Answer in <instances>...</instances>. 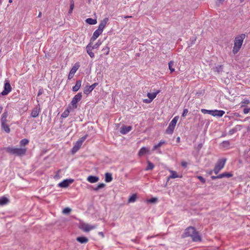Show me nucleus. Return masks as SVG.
Segmentation results:
<instances>
[{"label":"nucleus","mask_w":250,"mask_h":250,"mask_svg":"<svg viewBox=\"0 0 250 250\" xmlns=\"http://www.w3.org/2000/svg\"><path fill=\"white\" fill-rule=\"evenodd\" d=\"M191 237L193 241L199 242L201 241V238L199 233L195 230V228L192 227H189L187 228L183 234V237Z\"/></svg>","instance_id":"nucleus-1"},{"label":"nucleus","mask_w":250,"mask_h":250,"mask_svg":"<svg viewBox=\"0 0 250 250\" xmlns=\"http://www.w3.org/2000/svg\"><path fill=\"white\" fill-rule=\"evenodd\" d=\"M246 37L245 34H241L235 37L234 39V45L232 49V53L234 54H237L239 51Z\"/></svg>","instance_id":"nucleus-2"},{"label":"nucleus","mask_w":250,"mask_h":250,"mask_svg":"<svg viewBox=\"0 0 250 250\" xmlns=\"http://www.w3.org/2000/svg\"><path fill=\"white\" fill-rule=\"evenodd\" d=\"M4 149L9 154L15 155L18 156H23L27 151L26 148H16L13 146H8Z\"/></svg>","instance_id":"nucleus-3"},{"label":"nucleus","mask_w":250,"mask_h":250,"mask_svg":"<svg viewBox=\"0 0 250 250\" xmlns=\"http://www.w3.org/2000/svg\"><path fill=\"white\" fill-rule=\"evenodd\" d=\"M201 112L203 114H208L214 117H221L225 113L224 110H208L206 109H202Z\"/></svg>","instance_id":"nucleus-4"},{"label":"nucleus","mask_w":250,"mask_h":250,"mask_svg":"<svg viewBox=\"0 0 250 250\" xmlns=\"http://www.w3.org/2000/svg\"><path fill=\"white\" fill-rule=\"evenodd\" d=\"M226 162V159H220L218 160L213 169V172L215 174H217L224 167Z\"/></svg>","instance_id":"nucleus-5"},{"label":"nucleus","mask_w":250,"mask_h":250,"mask_svg":"<svg viewBox=\"0 0 250 250\" xmlns=\"http://www.w3.org/2000/svg\"><path fill=\"white\" fill-rule=\"evenodd\" d=\"M11 90L12 88L9 83V82L8 80H5L4 85V89L0 93V95L2 96L7 95L9 93H10L11 91Z\"/></svg>","instance_id":"nucleus-6"},{"label":"nucleus","mask_w":250,"mask_h":250,"mask_svg":"<svg viewBox=\"0 0 250 250\" xmlns=\"http://www.w3.org/2000/svg\"><path fill=\"white\" fill-rule=\"evenodd\" d=\"M82 97V94L81 92L78 93L77 94L74 96L72 98L71 102V104L72 105L73 108H76L77 107V103L81 100Z\"/></svg>","instance_id":"nucleus-7"},{"label":"nucleus","mask_w":250,"mask_h":250,"mask_svg":"<svg viewBox=\"0 0 250 250\" xmlns=\"http://www.w3.org/2000/svg\"><path fill=\"white\" fill-rule=\"evenodd\" d=\"M73 182L74 180L72 179H66L60 183L58 185L60 187L65 188L68 187Z\"/></svg>","instance_id":"nucleus-8"},{"label":"nucleus","mask_w":250,"mask_h":250,"mask_svg":"<svg viewBox=\"0 0 250 250\" xmlns=\"http://www.w3.org/2000/svg\"><path fill=\"white\" fill-rule=\"evenodd\" d=\"M81 229L85 232H88L96 228L94 225H90L88 224L83 223L81 225Z\"/></svg>","instance_id":"nucleus-9"},{"label":"nucleus","mask_w":250,"mask_h":250,"mask_svg":"<svg viewBox=\"0 0 250 250\" xmlns=\"http://www.w3.org/2000/svg\"><path fill=\"white\" fill-rule=\"evenodd\" d=\"M98 83H94L90 86H86L83 90L84 94L88 95L97 86Z\"/></svg>","instance_id":"nucleus-10"},{"label":"nucleus","mask_w":250,"mask_h":250,"mask_svg":"<svg viewBox=\"0 0 250 250\" xmlns=\"http://www.w3.org/2000/svg\"><path fill=\"white\" fill-rule=\"evenodd\" d=\"M103 31V30L98 28V29L94 32L93 35L90 39V42H92L95 41L98 37L102 34Z\"/></svg>","instance_id":"nucleus-11"},{"label":"nucleus","mask_w":250,"mask_h":250,"mask_svg":"<svg viewBox=\"0 0 250 250\" xmlns=\"http://www.w3.org/2000/svg\"><path fill=\"white\" fill-rule=\"evenodd\" d=\"M166 144V142L163 140H161L158 144L155 145L152 148V150H157V152L159 154H162V151L159 149L163 145Z\"/></svg>","instance_id":"nucleus-12"},{"label":"nucleus","mask_w":250,"mask_h":250,"mask_svg":"<svg viewBox=\"0 0 250 250\" xmlns=\"http://www.w3.org/2000/svg\"><path fill=\"white\" fill-rule=\"evenodd\" d=\"M41 109L40 105H38L35 107L32 110L31 113V116L33 118H36L39 116Z\"/></svg>","instance_id":"nucleus-13"},{"label":"nucleus","mask_w":250,"mask_h":250,"mask_svg":"<svg viewBox=\"0 0 250 250\" xmlns=\"http://www.w3.org/2000/svg\"><path fill=\"white\" fill-rule=\"evenodd\" d=\"M108 21L109 19L107 17L104 18L103 20L101 21L99 25L98 28L103 31V30L107 25Z\"/></svg>","instance_id":"nucleus-14"},{"label":"nucleus","mask_w":250,"mask_h":250,"mask_svg":"<svg viewBox=\"0 0 250 250\" xmlns=\"http://www.w3.org/2000/svg\"><path fill=\"white\" fill-rule=\"evenodd\" d=\"M94 49L92 47V44L91 42H90L86 46V50L87 54L89 55V56L93 58L94 57V53L92 52V50Z\"/></svg>","instance_id":"nucleus-15"},{"label":"nucleus","mask_w":250,"mask_h":250,"mask_svg":"<svg viewBox=\"0 0 250 250\" xmlns=\"http://www.w3.org/2000/svg\"><path fill=\"white\" fill-rule=\"evenodd\" d=\"M131 129L132 127L131 126L124 125L121 127L120 132L122 134H126L131 131Z\"/></svg>","instance_id":"nucleus-16"},{"label":"nucleus","mask_w":250,"mask_h":250,"mask_svg":"<svg viewBox=\"0 0 250 250\" xmlns=\"http://www.w3.org/2000/svg\"><path fill=\"white\" fill-rule=\"evenodd\" d=\"M149 148L146 147H142L139 150L138 152V156L139 157H142L144 155L148 153L149 152Z\"/></svg>","instance_id":"nucleus-17"},{"label":"nucleus","mask_w":250,"mask_h":250,"mask_svg":"<svg viewBox=\"0 0 250 250\" xmlns=\"http://www.w3.org/2000/svg\"><path fill=\"white\" fill-rule=\"evenodd\" d=\"M99 180V178L96 176H92L90 175L87 178V180L90 183H95L97 182Z\"/></svg>","instance_id":"nucleus-18"},{"label":"nucleus","mask_w":250,"mask_h":250,"mask_svg":"<svg viewBox=\"0 0 250 250\" xmlns=\"http://www.w3.org/2000/svg\"><path fill=\"white\" fill-rule=\"evenodd\" d=\"M82 84V80H77L76 82L75 85L72 87V91L77 92L80 88Z\"/></svg>","instance_id":"nucleus-19"},{"label":"nucleus","mask_w":250,"mask_h":250,"mask_svg":"<svg viewBox=\"0 0 250 250\" xmlns=\"http://www.w3.org/2000/svg\"><path fill=\"white\" fill-rule=\"evenodd\" d=\"M8 115V110H5L2 113L1 118H0V122L1 123H6L7 122V118Z\"/></svg>","instance_id":"nucleus-20"},{"label":"nucleus","mask_w":250,"mask_h":250,"mask_svg":"<svg viewBox=\"0 0 250 250\" xmlns=\"http://www.w3.org/2000/svg\"><path fill=\"white\" fill-rule=\"evenodd\" d=\"M6 123H1V129L6 133H9L10 132V129L9 126L6 125Z\"/></svg>","instance_id":"nucleus-21"},{"label":"nucleus","mask_w":250,"mask_h":250,"mask_svg":"<svg viewBox=\"0 0 250 250\" xmlns=\"http://www.w3.org/2000/svg\"><path fill=\"white\" fill-rule=\"evenodd\" d=\"M76 240L81 244L86 243L88 241V239L84 236L78 237Z\"/></svg>","instance_id":"nucleus-22"},{"label":"nucleus","mask_w":250,"mask_h":250,"mask_svg":"<svg viewBox=\"0 0 250 250\" xmlns=\"http://www.w3.org/2000/svg\"><path fill=\"white\" fill-rule=\"evenodd\" d=\"M223 65H218L212 68L214 72H217L218 73H221L223 71Z\"/></svg>","instance_id":"nucleus-23"},{"label":"nucleus","mask_w":250,"mask_h":250,"mask_svg":"<svg viewBox=\"0 0 250 250\" xmlns=\"http://www.w3.org/2000/svg\"><path fill=\"white\" fill-rule=\"evenodd\" d=\"M79 67H80L79 62H77L74 64V65H73L72 68L71 69L70 72L72 73H74V74H75V73L76 72V71H77V70L79 69Z\"/></svg>","instance_id":"nucleus-24"},{"label":"nucleus","mask_w":250,"mask_h":250,"mask_svg":"<svg viewBox=\"0 0 250 250\" xmlns=\"http://www.w3.org/2000/svg\"><path fill=\"white\" fill-rule=\"evenodd\" d=\"M113 179L112 174L110 173H106L105 174V181L109 183L112 181Z\"/></svg>","instance_id":"nucleus-25"},{"label":"nucleus","mask_w":250,"mask_h":250,"mask_svg":"<svg viewBox=\"0 0 250 250\" xmlns=\"http://www.w3.org/2000/svg\"><path fill=\"white\" fill-rule=\"evenodd\" d=\"M159 92V91H158L156 92L148 93L147 94V96L150 100H151L152 101L156 97L157 95L158 94Z\"/></svg>","instance_id":"nucleus-26"},{"label":"nucleus","mask_w":250,"mask_h":250,"mask_svg":"<svg viewBox=\"0 0 250 250\" xmlns=\"http://www.w3.org/2000/svg\"><path fill=\"white\" fill-rule=\"evenodd\" d=\"M174 128V127L169 125L166 130V133L168 134H172L173 133Z\"/></svg>","instance_id":"nucleus-27"},{"label":"nucleus","mask_w":250,"mask_h":250,"mask_svg":"<svg viewBox=\"0 0 250 250\" xmlns=\"http://www.w3.org/2000/svg\"><path fill=\"white\" fill-rule=\"evenodd\" d=\"M178 119L179 116H176L174 117V118L171 121L169 125L175 127Z\"/></svg>","instance_id":"nucleus-28"},{"label":"nucleus","mask_w":250,"mask_h":250,"mask_svg":"<svg viewBox=\"0 0 250 250\" xmlns=\"http://www.w3.org/2000/svg\"><path fill=\"white\" fill-rule=\"evenodd\" d=\"M86 22L90 25H93L97 23V20L96 19H93L92 18H88L86 20Z\"/></svg>","instance_id":"nucleus-29"},{"label":"nucleus","mask_w":250,"mask_h":250,"mask_svg":"<svg viewBox=\"0 0 250 250\" xmlns=\"http://www.w3.org/2000/svg\"><path fill=\"white\" fill-rule=\"evenodd\" d=\"M8 199L5 197H2L0 198V205H4L8 202Z\"/></svg>","instance_id":"nucleus-30"},{"label":"nucleus","mask_w":250,"mask_h":250,"mask_svg":"<svg viewBox=\"0 0 250 250\" xmlns=\"http://www.w3.org/2000/svg\"><path fill=\"white\" fill-rule=\"evenodd\" d=\"M180 177L177 174V172L175 171H170V175L169 176V178H176Z\"/></svg>","instance_id":"nucleus-31"},{"label":"nucleus","mask_w":250,"mask_h":250,"mask_svg":"<svg viewBox=\"0 0 250 250\" xmlns=\"http://www.w3.org/2000/svg\"><path fill=\"white\" fill-rule=\"evenodd\" d=\"M173 65H174V62L172 61H170L168 62V67L171 73H172V72H173L175 71V69L173 68Z\"/></svg>","instance_id":"nucleus-32"},{"label":"nucleus","mask_w":250,"mask_h":250,"mask_svg":"<svg viewBox=\"0 0 250 250\" xmlns=\"http://www.w3.org/2000/svg\"><path fill=\"white\" fill-rule=\"evenodd\" d=\"M154 167V165L150 161L147 162V166L146 168V170H152Z\"/></svg>","instance_id":"nucleus-33"},{"label":"nucleus","mask_w":250,"mask_h":250,"mask_svg":"<svg viewBox=\"0 0 250 250\" xmlns=\"http://www.w3.org/2000/svg\"><path fill=\"white\" fill-rule=\"evenodd\" d=\"M69 113H70V111L67 108V109H65L63 111V112L62 114L61 117L63 118H65L68 116Z\"/></svg>","instance_id":"nucleus-34"},{"label":"nucleus","mask_w":250,"mask_h":250,"mask_svg":"<svg viewBox=\"0 0 250 250\" xmlns=\"http://www.w3.org/2000/svg\"><path fill=\"white\" fill-rule=\"evenodd\" d=\"M29 143V140L27 139H23L21 140L20 144L21 146H24L27 145Z\"/></svg>","instance_id":"nucleus-35"},{"label":"nucleus","mask_w":250,"mask_h":250,"mask_svg":"<svg viewBox=\"0 0 250 250\" xmlns=\"http://www.w3.org/2000/svg\"><path fill=\"white\" fill-rule=\"evenodd\" d=\"M136 200V195L135 194H133L131 195L128 199V202L129 203H133Z\"/></svg>","instance_id":"nucleus-36"},{"label":"nucleus","mask_w":250,"mask_h":250,"mask_svg":"<svg viewBox=\"0 0 250 250\" xmlns=\"http://www.w3.org/2000/svg\"><path fill=\"white\" fill-rule=\"evenodd\" d=\"M105 185L104 184V183H100V184H98V186L94 188V190L95 191H97L99 189L104 188L105 187Z\"/></svg>","instance_id":"nucleus-37"},{"label":"nucleus","mask_w":250,"mask_h":250,"mask_svg":"<svg viewBox=\"0 0 250 250\" xmlns=\"http://www.w3.org/2000/svg\"><path fill=\"white\" fill-rule=\"evenodd\" d=\"M250 103V101L248 99H244L241 102V106H245L246 104H248Z\"/></svg>","instance_id":"nucleus-38"},{"label":"nucleus","mask_w":250,"mask_h":250,"mask_svg":"<svg viewBox=\"0 0 250 250\" xmlns=\"http://www.w3.org/2000/svg\"><path fill=\"white\" fill-rule=\"evenodd\" d=\"M158 201V198L157 197H152L150 198L147 200L148 203H154Z\"/></svg>","instance_id":"nucleus-39"},{"label":"nucleus","mask_w":250,"mask_h":250,"mask_svg":"<svg viewBox=\"0 0 250 250\" xmlns=\"http://www.w3.org/2000/svg\"><path fill=\"white\" fill-rule=\"evenodd\" d=\"M222 175L224 176H223V178L227 177V178H229L232 176V174H231L230 172H223L222 173Z\"/></svg>","instance_id":"nucleus-40"},{"label":"nucleus","mask_w":250,"mask_h":250,"mask_svg":"<svg viewBox=\"0 0 250 250\" xmlns=\"http://www.w3.org/2000/svg\"><path fill=\"white\" fill-rule=\"evenodd\" d=\"M101 42L100 41H98L95 44L92 45V47L93 49H97L99 47V46L101 44Z\"/></svg>","instance_id":"nucleus-41"},{"label":"nucleus","mask_w":250,"mask_h":250,"mask_svg":"<svg viewBox=\"0 0 250 250\" xmlns=\"http://www.w3.org/2000/svg\"><path fill=\"white\" fill-rule=\"evenodd\" d=\"M237 131V129L236 128H235V127L231 129L229 131V134L230 135H231L233 134L234 133H235Z\"/></svg>","instance_id":"nucleus-42"},{"label":"nucleus","mask_w":250,"mask_h":250,"mask_svg":"<svg viewBox=\"0 0 250 250\" xmlns=\"http://www.w3.org/2000/svg\"><path fill=\"white\" fill-rule=\"evenodd\" d=\"M80 148L76 146L75 145L73 147L72 149V153H75L77 151H78V150L80 149Z\"/></svg>","instance_id":"nucleus-43"},{"label":"nucleus","mask_w":250,"mask_h":250,"mask_svg":"<svg viewBox=\"0 0 250 250\" xmlns=\"http://www.w3.org/2000/svg\"><path fill=\"white\" fill-rule=\"evenodd\" d=\"M80 148L76 146L75 145L73 147L72 149V153H75L77 151H78V150L80 149Z\"/></svg>","instance_id":"nucleus-44"},{"label":"nucleus","mask_w":250,"mask_h":250,"mask_svg":"<svg viewBox=\"0 0 250 250\" xmlns=\"http://www.w3.org/2000/svg\"><path fill=\"white\" fill-rule=\"evenodd\" d=\"M80 148L76 146L75 145L73 147L72 149V153H75L77 151H78V150L80 149Z\"/></svg>","instance_id":"nucleus-45"},{"label":"nucleus","mask_w":250,"mask_h":250,"mask_svg":"<svg viewBox=\"0 0 250 250\" xmlns=\"http://www.w3.org/2000/svg\"><path fill=\"white\" fill-rule=\"evenodd\" d=\"M71 209L69 208H65L63 209V213L64 214H68L70 212Z\"/></svg>","instance_id":"nucleus-46"},{"label":"nucleus","mask_w":250,"mask_h":250,"mask_svg":"<svg viewBox=\"0 0 250 250\" xmlns=\"http://www.w3.org/2000/svg\"><path fill=\"white\" fill-rule=\"evenodd\" d=\"M197 178L203 183L204 184L206 183L205 179L202 177V176H197Z\"/></svg>","instance_id":"nucleus-47"},{"label":"nucleus","mask_w":250,"mask_h":250,"mask_svg":"<svg viewBox=\"0 0 250 250\" xmlns=\"http://www.w3.org/2000/svg\"><path fill=\"white\" fill-rule=\"evenodd\" d=\"M87 137V135H85L84 136L80 138L78 140V141L83 144V142L85 141V140L86 139Z\"/></svg>","instance_id":"nucleus-48"},{"label":"nucleus","mask_w":250,"mask_h":250,"mask_svg":"<svg viewBox=\"0 0 250 250\" xmlns=\"http://www.w3.org/2000/svg\"><path fill=\"white\" fill-rule=\"evenodd\" d=\"M74 7V1L73 0H70V8L71 10H73Z\"/></svg>","instance_id":"nucleus-49"},{"label":"nucleus","mask_w":250,"mask_h":250,"mask_svg":"<svg viewBox=\"0 0 250 250\" xmlns=\"http://www.w3.org/2000/svg\"><path fill=\"white\" fill-rule=\"evenodd\" d=\"M188 109H187V108L184 109L183 110V112L182 115V116L183 117H185L187 116V114L188 113Z\"/></svg>","instance_id":"nucleus-50"},{"label":"nucleus","mask_w":250,"mask_h":250,"mask_svg":"<svg viewBox=\"0 0 250 250\" xmlns=\"http://www.w3.org/2000/svg\"><path fill=\"white\" fill-rule=\"evenodd\" d=\"M103 51L105 52L106 55H107L108 54L109 52V48L107 46H106L103 49Z\"/></svg>","instance_id":"nucleus-51"},{"label":"nucleus","mask_w":250,"mask_h":250,"mask_svg":"<svg viewBox=\"0 0 250 250\" xmlns=\"http://www.w3.org/2000/svg\"><path fill=\"white\" fill-rule=\"evenodd\" d=\"M151 102H152L151 100H150L149 99H145L143 100V102L145 103H146V104H149V103H151Z\"/></svg>","instance_id":"nucleus-52"},{"label":"nucleus","mask_w":250,"mask_h":250,"mask_svg":"<svg viewBox=\"0 0 250 250\" xmlns=\"http://www.w3.org/2000/svg\"><path fill=\"white\" fill-rule=\"evenodd\" d=\"M74 75V73H72L69 72V73L68 76V79L71 80L73 77Z\"/></svg>","instance_id":"nucleus-53"},{"label":"nucleus","mask_w":250,"mask_h":250,"mask_svg":"<svg viewBox=\"0 0 250 250\" xmlns=\"http://www.w3.org/2000/svg\"><path fill=\"white\" fill-rule=\"evenodd\" d=\"M82 143H81L80 142H79L78 140L75 143V145L79 146L80 148L81 147L82 145Z\"/></svg>","instance_id":"nucleus-54"},{"label":"nucleus","mask_w":250,"mask_h":250,"mask_svg":"<svg viewBox=\"0 0 250 250\" xmlns=\"http://www.w3.org/2000/svg\"><path fill=\"white\" fill-rule=\"evenodd\" d=\"M250 111V108H244L243 110V112L245 114H248Z\"/></svg>","instance_id":"nucleus-55"},{"label":"nucleus","mask_w":250,"mask_h":250,"mask_svg":"<svg viewBox=\"0 0 250 250\" xmlns=\"http://www.w3.org/2000/svg\"><path fill=\"white\" fill-rule=\"evenodd\" d=\"M181 166L184 167H187V163L185 161L182 162Z\"/></svg>","instance_id":"nucleus-56"},{"label":"nucleus","mask_w":250,"mask_h":250,"mask_svg":"<svg viewBox=\"0 0 250 250\" xmlns=\"http://www.w3.org/2000/svg\"><path fill=\"white\" fill-rule=\"evenodd\" d=\"M223 176H224V175H222V173H221V174H219V175H217V179H221V178H223Z\"/></svg>","instance_id":"nucleus-57"},{"label":"nucleus","mask_w":250,"mask_h":250,"mask_svg":"<svg viewBox=\"0 0 250 250\" xmlns=\"http://www.w3.org/2000/svg\"><path fill=\"white\" fill-rule=\"evenodd\" d=\"M202 147V144H199L198 145V150H200Z\"/></svg>","instance_id":"nucleus-58"},{"label":"nucleus","mask_w":250,"mask_h":250,"mask_svg":"<svg viewBox=\"0 0 250 250\" xmlns=\"http://www.w3.org/2000/svg\"><path fill=\"white\" fill-rule=\"evenodd\" d=\"M211 178L212 180H215L217 179V176H211Z\"/></svg>","instance_id":"nucleus-59"},{"label":"nucleus","mask_w":250,"mask_h":250,"mask_svg":"<svg viewBox=\"0 0 250 250\" xmlns=\"http://www.w3.org/2000/svg\"><path fill=\"white\" fill-rule=\"evenodd\" d=\"M42 90H40L38 92V96H39V95H41L42 94Z\"/></svg>","instance_id":"nucleus-60"},{"label":"nucleus","mask_w":250,"mask_h":250,"mask_svg":"<svg viewBox=\"0 0 250 250\" xmlns=\"http://www.w3.org/2000/svg\"><path fill=\"white\" fill-rule=\"evenodd\" d=\"M177 142L179 143L180 141V138L179 137H178L176 139Z\"/></svg>","instance_id":"nucleus-61"},{"label":"nucleus","mask_w":250,"mask_h":250,"mask_svg":"<svg viewBox=\"0 0 250 250\" xmlns=\"http://www.w3.org/2000/svg\"><path fill=\"white\" fill-rule=\"evenodd\" d=\"M223 144H227V145H229V141H224V142H223Z\"/></svg>","instance_id":"nucleus-62"},{"label":"nucleus","mask_w":250,"mask_h":250,"mask_svg":"<svg viewBox=\"0 0 250 250\" xmlns=\"http://www.w3.org/2000/svg\"><path fill=\"white\" fill-rule=\"evenodd\" d=\"M220 3H222L225 0H217Z\"/></svg>","instance_id":"nucleus-63"},{"label":"nucleus","mask_w":250,"mask_h":250,"mask_svg":"<svg viewBox=\"0 0 250 250\" xmlns=\"http://www.w3.org/2000/svg\"><path fill=\"white\" fill-rule=\"evenodd\" d=\"M72 11H73V10H71V9H69V11H68V14H71Z\"/></svg>","instance_id":"nucleus-64"}]
</instances>
